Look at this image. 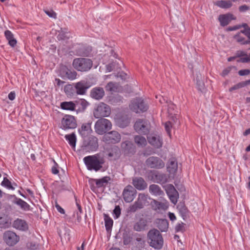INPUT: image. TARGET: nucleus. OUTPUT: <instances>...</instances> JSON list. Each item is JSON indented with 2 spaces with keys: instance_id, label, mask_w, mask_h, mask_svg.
Listing matches in <instances>:
<instances>
[{
  "instance_id": "nucleus-1",
  "label": "nucleus",
  "mask_w": 250,
  "mask_h": 250,
  "mask_svg": "<svg viewBox=\"0 0 250 250\" xmlns=\"http://www.w3.org/2000/svg\"><path fill=\"white\" fill-rule=\"evenodd\" d=\"M83 161L88 170L95 171L100 170L105 162L104 158L98 154L86 156Z\"/></svg>"
},
{
  "instance_id": "nucleus-2",
  "label": "nucleus",
  "mask_w": 250,
  "mask_h": 250,
  "mask_svg": "<svg viewBox=\"0 0 250 250\" xmlns=\"http://www.w3.org/2000/svg\"><path fill=\"white\" fill-rule=\"evenodd\" d=\"M148 243L150 246L156 250H160L163 246L164 240L162 234L156 229L150 230L147 233Z\"/></svg>"
},
{
  "instance_id": "nucleus-3",
  "label": "nucleus",
  "mask_w": 250,
  "mask_h": 250,
  "mask_svg": "<svg viewBox=\"0 0 250 250\" xmlns=\"http://www.w3.org/2000/svg\"><path fill=\"white\" fill-rule=\"evenodd\" d=\"M129 107L132 111L141 114L146 112L148 109L149 105L143 98L136 97L131 101Z\"/></svg>"
},
{
  "instance_id": "nucleus-4",
  "label": "nucleus",
  "mask_w": 250,
  "mask_h": 250,
  "mask_svg": "<svg viewBox=\"0 0 250 250\" xmlns=\"http://www.w3.org/2000/svg\"><path fill=\"white\" fill-rule=\"evenodd\" d=\"M93 65L92 61L87 58H79L73 60L72 65L73 67L81 72L89 71Z\"/></svg>"
},
{
  "instance_id": "nucleus-5",
  "label": "nucleus",
  "mask_w": 250,
  "mask_h": 250,
  "mask_svg": "<svg viewBox=\"0 0 250 250\" xmlns=\"http://www.w3.org/2000/svg\"><path fill=\"white\" fill-rule=\"evenodd\" d=\"M112 124L106 119L101 118L95 123L94 128L95 132L99 135H103L111 129Z\"/></svg>"
},
{
  "instance_id": "nucleus-6",
  "label": "nucleus",
  "mask_w": 250,
  "mask_h": 250,
  "mask_svg": "<svg viewBox=\"0 0 250 250\" xmlns=\"http://www.w3.org/2000/svg\"><path fill=\"white\" fill-rule=\"evenodd\" d=\"M147 178L153 182L160 184H165L168 181L166 174L154 170H151L148 172Z\"/></svg>"
},
{
  "instance_id": "nucleus-7",
  "label": "nucleus",
  "mask_w": 250,
  "mask_h": 250,
  "mask_svg": "<svg viewBox=\"0 0 250 250\" xmlns=\"http://www.w3.org/2000/svg\"><path fill=\"white\" fill-rule=\"evenodd\" d=\"M110 113L111 109L110 106L102 102L98 104L93 112L94 116L97 119L101 117H108Z\"/></svg>"
},
{
  "instance_id": "nucleus-8",
  "label": "nucleus",
  "mask_w": 250,
  "mask_h": 250,
  "mask_svg": "<svg viewBox=\"0 0 250 250\" xmlns=\"http://www.w3.org/2000/svg\"><path fill=\"white\" fill-rule=\"evenodd\" d=\"M98 140L95 136H91L83 142L82 149L86 151H95L98 148Z\"/></svg>"
},
{
  "instance_id": "nucleus-9",
  "label": "nucleus",
  "mask_w": 250,
  "mask_h": 250,
  "mask_svg": "<svg viewBox=\"0 0 250 250\" xmlns=\"http://www.w3.org/2000/svg\"><path fill=\"white\" fill-rule=\"evenodd\" d=\"M77 121L74 116L65 115L61 121V128L63 130L74 129L77 127Z\"/></svg>"
},
{
  "instance_id": "nucleus-10",
  "label": "nucleus",
  "mask_w": 250,
  "mask_h": 250,
  "mask_svg": "<svg viewBox=\"0 0 250 250\" xmlns=\"http://www.w3.org/2000/svg\"><path fill=\"white\" fill-rule=\"evenodd\" d=\"M136 194V190L132 186L129 185L124 188L122 196L125 202L130 203L134 199Z\"/></svg>"
},
{
  "instance_id": "nucleus-11",
  "label": "nucleus",
  "mask_w": 250,
  "mask_h": 250,
  "mask_svg": "<svg viewBox=\"0 0 250 250\" xmlns=\"http://www.w3.org/2000/svg\"><path fill=\"white\" fill-rule=\"evenodd\" d=\"M147 167L154 169H161L165 167V163L160 158L156 156H151L146 161Z\"/></svg>"
},
{
  "instance_id": "nucleus-12",
  "label": "nucleus",
  "mask_w": 250,
  "mask_h": 250,
  "mask_svg": "<svg viewBox=\"0 0 250 250\" xmlns=\"http://www.w3.org/2000/svg\"><path fill=\"white\" fill-rule=\"evenodd\" d=\"M59 76L62 79H67L70 80H74L76 79L77 73L73 70L69 69L65 65H62L59 71Z\"/></svg>"
},
{
  "instance_id": "nucleus-13",
  "label": "nucleus",
  "mask_w": 250,
  "mask_h": 250,
  "mask_svg": "<svg viewBox=\"0 0 250 250\" xmlns=\"http://www.w3.org/2000/svg\"><path fill=\"white\" fill-rule=\"evenodd\" d=\"M3 240L7 245L11 246L15 245L20 240V237L15 232L8 230L3 234Z\"/></svg>"
},
{
  "instance_id": "nucleus-14",
  "label": "nucleus",
  "mask_w": 250,
  "mask_h": 250,
  "mask_svg": "<svg viewBox=\"0 0 250 250\" xmlns=\"http://www.w3.org/2000/svg\"><path fill=\"white\" fill-rule=\"evenodd\" d=\"M135 131L140 134H147L149 132V128L146 122L143 119H139L136 121L134 125Z\"/></svg>"
},
{
  "instance_id": "nucleus-15",
  "label": "nucleus",
  "mask_w": 250,
  "mask_h": 250,
  "mask_svg": "<svg viewBox=\"0 0 250 250\" xmlns=\"http://www.w3.org/2000/svg\"><path fill=\"white\" fill-rule=\"evenodd\" d=\"M121 140L120 134L116 131H112L104 134L103 141L107 144H116Z\"/></svg>"
},
{
  "instance_id": "nucleus-16",
  "label": "nucleus",
  "mask_w": 250,
  "mask_h": 250,
  "mask_svg": "<svg viewBox=\"0 0 250 250\" xmlns=\"http://www.w3.org/2000/svg\"><path fill=\"white\" fill-rule=\"evenodd\" d=\"M234 41L240 45L250 44V35L238 32L233 36Z\"/></svg>"
},
{
  "instance_id": "nucleus-17",
  "label": "nucleus",
  "mask_w": 250,
  "mask_h": 250,
  "mask_svg": "<svg viewBox=\"0 0 250 250\" xmlns=\"http://www.w3.org/2000/svg\"><path fill=\"white\" fill-rule=\"evenodd\" d=\"M166 191L170 201L174 204H176L178 201L179 193L174 187L169 184L166 186Z\"/></svg>"
},
{
  "instance_id": "nucleus-18",
  "label": "nucleus",
  "mask_w": 250,
  "mask_h": 250,
  "mask_svg": "<svg viewBox=\"0 0 250 250\" xmlns=\"http://www.w3.org/2000/svg\"><path fill=\"white\" fill-rule=\"evenodd\" d=\"M147 139L148 143L154 147L160 148L162 146L163 139L160 135L151 134L147 137Z\"/></svg>"
},
{
  "instance_id": "nucleus-19",
  "label": "nucleus",
  "mask_w": 250,
  "mask_h": 250,
  "mask_svg": "<svg viewBox=\"0 0 250 250\" xmlns=\"http://www.w3.org/2000/svg\"><path fill=\"white\" fill-rule=\"evenodd\" d=\"M105 95L104 89L103 87H95L93 88L90 92V97L95 100H100Z\"/></svg>"
},
{
  "instance_id": "nucleus-20",
  "label": "nucleus",
  "mask_w": 250,
  "mask_h": 250,
  "mask_svg": "<svg viewBox=\"0 0 250 250\" xmlns=\"http://www.w3.org/2000/svg\"><path fill=\"white\" fill-rule=\"evenodd\" d=\"M77 95H83L85 94L87 89L89 87L87 82L81 81L75 84Z\"/></svg>"
},
{
  "instance_id": "nucleus-21",
  "label": "nucleus",
  "mask_w": 250,
  "mask_h": 250,
  "mask_svg": "<svg viewBox=\"0 0 250 250\" xmlns=\"http://www.w3.org/2000/svg\"><path fill=\"white\" fill-rule=\"evenodd\" d=\"M132 185L138 190H144L147 186V184L142 177H135L132 180Z\"/></svg>"
},
{
  "instance_id": "nucleus-22",
  "label": "nucleus",
  "mask_w": 250,
  "mask_h": 250,
  "mask_svg": "<svg viewBox=\"0 0 250 250\" xmlns=\"http://www.w3.org/2000/svg\"><path fill=\"white\" fill-rule=\"evenodd\" d=\"M150 205L152 209L156 211L161 210H166L168 207L167 202H160L155 199L152 200Z\"/></svg>"
},
{
  "instance_id": "nucleus-23",
  "label": "nucleus",
  "mask_w": 250,
  "mask_h": 250,
  "mask_svg": "<svg viewBox=\"0 0 250 250\" xmlns=\"http://www.w3.org/2000/svg\"><path fill=\"white\" fill-rule=\"evenodd\" d=\"M235 19L232 14L228 13L220 15L218 17V21L220 23V25L224 27L228 25L231 20H235Z\"/></svg>"
},
{
  "instance_id": "nucleus-24",
  "label": "nucleus",
  "mask_w": 250,
  "mask_h": 250,
  "mask_svg": "<svg viewBox=\"0 0 250 250\" xmlns=\"http://www.w3.org/2000/svg\"><path fill=\"white\" fill-rule=\"evenodd\" d=\"M91 125V123H84L78 129V132L82 137H87L92 132Z\"/></svg>"
},
{
  "instance_id": "nucleus-25",
  "label": "nucleus",
  "mask_w": 250,
  "mask_h": 250,
  "mask_svg": "<svg viewBox=\"0 0 250 250\" xmlns=\"http://www.w3.org/2000/svg\"><path fill=\"white\" fill-rule=\"evenodd\" d=\"M13 226L15 229L21 231H25L28 229V225L27 222L25 220L19 218L14 221Z\"/></svg>"
},
{
  "instance_id": "nucleus-26",
  "label": "nucleus",
  "mask_w": 250,
  "mask_h": 250,
  "mask_svg": "<svg viewBox=\"0 0 250 250\" xmlns=\"http://www.w3.org/2000/svg\"><path fill=\"white\" fill-rule=\"evenodd\" d=\"M74 102L76 105V107H78V108L76 109V112L77 113L83 112L89 104V103L84 99L76 100L74 101Z\"/></svg>"
},
{
  "instance_id": "nucleus-27",
  "label": "nucleus",
  "mask_w": 250,
  "mask_h": 250,
  "mask_svg": "<svg viewBox=\"0 0 250 250\" xmlns=\"http://www.w3.org/2000/svg\"><path fill=\"white\" fill-rule=\"evenodd\" d=\"M147 220L144 218H141L139 221L135 223L133 226V229L137 231H141L145 229L147 226Z\"/></svg>"
},
{
  "instance_id": "nucleus-28",
  "label": "nucleus",
  "mask_w": 250,
  "mask_h": 250,
  "mask_svg": "<svg viewBox=\"0 0 250 250\" xmlns=\"http://www.w3.org/2000/svg\"><path fill=\"white\" fill-rule=\"evenodd\" d=\"M6 39L8 42V44L12 47H14L17 43L16 39L14 38L13 34L9 30H6L4 33Z\"/></svg>"
},
{
  "instance_id": "nucleus-29",
  "label": "nucleus",
  "mask_w": 250,
  "mask_h": 250,
  "mask_svg": "<svg viewBox=\"0 0 250 250\" xmlns=\"http://www.w3.org/2000/svg\"><path fill=\"white\" fill-rule=\"evenodd\" d=\"M178 168V164L176 159L172 158L168 160L167 164V170L170 173H175Z\"/></svg>"
},
{
  "instance_id": "nucleus-30",
  "label": "nucleus",
  "mask_w": 250,
  "mask_h": 250,
  "mask_svg": "<svg viewBox=\"0 0 250 250\" xmlns=\"http://www.w3.org/2000/svg\"><path fill=\"white\" fill-rule=\"evenodd\" d=\"M149 191L151 194L155 196H161L164 195V192L161 188L155 184H152L149 186Z\"/></svg>"
},
{
  "instance_id": "nucleus-31",
  "label": "nucleus",
  "mask_w": 250,
  "mask_h": 250,
  "mask_svg": "<svg viewBox=\"0 0 250 250\" xmlns=\"http://www.w3.org/2000/svg\"><path fill=\"white\" fill-rule=\"evenodd\" d=\"M61 108L65 110L76 111V105L74 102H62L60 104Z\"/></svg>"
},
{
  "instance_id": "nucleus-32",
  "label": "nucleus",
  "mask_w": 250,
  "mask_h": 250,
  "mask_svg": "<svg viewBox=\"0 0 250 250\" xmlns=\"http://www.w3.org/2000/svg\"><path fill=\"white\" fill-rule=\"evenodd\" d=\"M147 196L145 194L139 193L137 200L134 202L142 209L147 203Z\"/></svg>"
},
{
  "instance_id": "nucleus-33",
  "label": "nucleus",
  "mask_w": 250,
  "mask_h": 250,
  "mask_svg": "<svg viewBox=\"0 0 250 250\" xmlns=\"http://www.w3.org/2000/svg\"><path fill=\"white\" fill-rule=\"evenodd\" d=\"M177 208L179 210L180 215L182 216L184 220H186L189 213V210L187 207L183 203L180 204L177 206Z\"/></svg>"
},
{
  "instance_id": "nucleus-34",
  "label": "nucleus",
  "mask_w": 250,
  "mask_h": 250,
  "mask_svg": "<svg viewBox=\"0 0 250 250\" xmlns=\"http://www.w3.org/2000/svg\"><path fill=\"white\" fill-rule=\"evenodd\" d=\"M91 49L89 47H86L83 45H80L78 49L76 51L77 54L79 56H87Z\"/></svg>"
},
{
  "instance_id": "nucleus-35",
  "label": "nucleus",
  "mask_w": 250,
  "mask_h": 250,
  "mask_svg": "<svg viewBox=\"0 0 250 250\" xmlns=\"http://www.w3.org/2000/svg\"><path fill=\"white\" fill-rule=\"evenodd\" d=\"M64 91L67 97H72L77 95L75 85L67 84L64 86Z\"/></svg>"
},
{
  "instance_id": "nucleus-36",
  "label": "nucleus",
  "mask_w": 250,
  "mask_h": 250,
  "mask_svg": "<svg viewBox=\"0 0 250 250\" xmlns=\"http://www.w3.org/2000/svg\"><path fill=\"white\" fill-rule=\"evenodd\" d=\"M157 223V227L162 232L167 231L168 228V223L167 219H159Z\"/></svg>"
},
{
  "instance_id": "nucleus-37",
  "label": "nucleus",
  "mask_w": 250,
  "mask_h": 250,
  "mask_svg": "<svg viewBox=\"0 0 250 250\" xmlns=\"http://www.w3.org/2000/svg\"><path fill=\"white\" fill-rule=\"evenodd\" d=\"M105 88L107 91H109L112 93L117 92L119 90V86L117 83L110 82L107 83Z\"/></svg>"
},
{
  "instance_id": "nucleus-38",
  "label": "nucleus",
  "mask_w": 250,
  "mask_h": 250,
  "mask_svg": "<svg viewBox=\"0 0 250 250\" xmlns=\"http://www.w3.org/2000/svg\"><path fill=\"white\" fill-rule=\"evenodd\" d=\"M14 203L20 206L23 210H29L30 209V205L21 198L16 197Z\"/></svg>"
},
{
  "instance_id": "nucleus-39",
  "label": "nucleus",
  "mask_w": 250,
  "mask_h": 250,
  "mask_svg": "<svg viewBox=\"0 0 250 250\" xmlns=\"http://www.w3.org/2000/svg\"><path fill=\"white\" fill-rule=\"evenodd\" d=\"M135 143L139 147H144L146 145V138L140 135H136L134 137Z\"/></svg>"
},
{
  "instance_id": "nucleus-40",
  "label": "nucleus",
  "mask_w": 250,
  "mask_h": 250,
  "mask_svg": "<svg viewBox=\"0 0 250 250\" xmlns=\"http://www.w3.org/2000/svg\"><path fill=\"white\" fill-rule=\"evenodd\" d=\"M64 137L65 139L68 141L69 145L72 148H75L76 142V137L75 133H72L70 134L65 135Z\"/></svg>"
},
{
  "instance_id": "nucleus-41",
  "label": "nucleus",
  "mask_w": 250,
  "mask_h": 250,
  "mask_svg": "<svg viewBox=\"0 0 250 250\" xmlns=\"http://www.w3.org/2000/svg\"><path fill=\"white\" fill-rule=\"evenodd\" d=\"M215 5L221 8L227 9L231 7L232 4L229 1L218 0L215 2Z\"/></svg>"
},
{
  "instance_id": "nucleus-42",
  "label": "nucleus",
  "mask_w": 250,
  "mask_h": 250,
  "mask_svg": "<svg viewBox=\"0 0 250 250\" xmlns=\"http://www.w3.org/2000/svg\"><path fill=\"white\" fill-rule=\"evenodd\" d=\"M104 217L106 230L107 231H109L111 230L112 228L113 221L108 215L106 214H104Z\"/></svg>"
},
{
  "instance_id": "nucleus-43",
  "label": "nucleus",
  "mask_w": 250,
  "mask_h": 250,
  "mask_svg": "<svg viewBox=\"0 0 250 250\" xmlns=\"http://www.w3.org/2000/svg\"><path fill=\"white\" fill-rule=\"evenodd\" d=\"M109 179V177L106 176L100 179L95 180L96 185L98 188L104 187L108 183Z\"/></svg>"
},
{
  "instance_id": "nucleus-44",
  "label": "nucleus",
  "mask_w": 250,
  "mask_h": 250,
  "mask_svg": "<svg viewBox=\"0 0 250 250\" xmlns=\"http://www.w3.org/2000/svg\"><path fill=\"white\" fill-rule=\"evenodd\" d=\"M137 241L136 246L134 248V250H142L145 247V241L141 238H137L136 239Z\"/></svg>"
},
{
  "instance_id": "nucleus-45",
  "label": "nucleus",
  "mask_w": 250,
  "mask_h": 250,
  "mask_svg": "<svg viewBox=\"0 0 250 250\" xmlns=\"http://www.w3.org/2000/svg\"><path fill=\"white\" fill-rule=\"evenodd\" d=\"M240 29L243 27L244 29L241 30L240 32L244 34H247L250 35V27L246 23H243L242 24H239Z\"/></svg>"
},
{
  "instance_id": "nucleus-46",
  "label": "nucleus",
  "mask_w": 250,
  "mask_h": 250,
  "mask_svg": "<svg viewBox=\"0 0 250 250\" xmlns=\"http://www.w3.org/2000/svg\"><path fill=\"white\" fill-rule=\"evenodd\" d=\"M141 208L137 205L135 202L127 208V212L128 213H134L136 212L138 209H141Z\"/></svg>"
},
{
  "instance_id": "nucleus-47",
  "label": "nucleus",
  "mask_w": 250,
  "mask_h": 250,
  "mask_svg": "<svg viewBox=\"0 0 250 250\" xmlns=\"http://www.w3.org/2000/svg\"><path fill=\"white\" fill-rule=\"evenodd\" d=\"M1 185L6 187L8 189H14V188L12 186L11 182L6 178H4L1 182Z\"/></svg>"
},
{
  "instance_id": "nucleus-48",
  "label": "nucleus",
  "mask_w": 250,
  "mask_h": 250,
  "mask_svg": "<svg viewBox=\"0 0 250 250\" xmlns=\"http://www.w3.org/2000/svg\"><path fill=\"white\" fill-rule=\"evenodd\" d=\"M113 213L114 219H117L120 217L121 213V209L119 206H115Z\"/></svg>"
},
{
  "instance_id": "nucleus-49",
  "label": "nucleus",
  "mask_w": 250,
  "mask_h": 250,
  "mask_svg": "<svg viewBox=\"0 0 250 250\" xmlns=\"http://www.w3.org/2000/svg\"><path fill=\"white\" fill-rule=\"evenodd\" d=\"M245 84L243 82L239 83H237L236 84L234 85V86H232L229 89V92H232L233 90H237L239 88H242L245 87Z\"/></svg>"
},
{
  "instance_id": "nucleus-50",
  "label": "nucleus",
  "mask_w": 250,
  "mask_h": 250,
  "mask_svg": "<svg viewBox=\"0 0 250 250\" xmlns=\"http://www.w3.org/2000/svg\"><path fill=\"white\" fill-rule=\"evenodd\" d=\"M54 166L52 167L51 168L52 173L54 174H58L59 172V170L58 169L59 166L58 164L54 160Z\"/></svg>"
},
{
  "instance_id": "nucleus-51",
  "label": "nucleus",
  "mask_w": 250,
  "mask_h": 250,
  "mask_svg": "<svg viewBox=\"0 0 250 250\" xmlns=\"http://www.w3.org/2000/svg\"><path fill=\"white\" fill-rule=\"evenodd\" d=\"M165 127L166 131L168 134H170L172 125L170 122H167L165 124Z\"/></svg>"
},
{
  "instance_id": "nucleus-52",
  "label": "nucleus",
  "mask_w": 250,
  "mask_h": 250,
  "mask_svg": "<svg viewBox=\"0 0 250 250\" xmlns=\"http://www.w3.org/2000/svg\"><path fill=\"white\" fill-rule=\"evenodd\" d=\"M58 40H64L67 38L66 35L65 33L61 32L57 37Z\"/></svg>"
},
{
  "instance_id": "nucleus-53",
  "label": "nucleus",
  "mask_w": 250,
  "mask_h": 250,
  "mask_svg": "<svg viewBox=\"0 0 250 250\" xmlns=\"http://www.w3.org/2000/svg\"><path fill=\"white\" fill-rule=\"evenodd\" d=\"M250 9V7L246 4L242 5L239 7V10L241 12H245Z\"/></svg>"
},
{
  "instance_id": "nucleus-54",
  "label": "nucleus",
  "mask_w": 250,
  "mask_h": 250,
  "mask_svg": "<svg viewBox=\"0 0 250 250\" xmlns=\"http://www.w3.org/2000/svg\"><path fill=\"white\" fill-rule=\"evenodd\" d=\"M250 73V70L249 69H242L240 70L238 72V74L240 76L248 75Z\"/></svg>"
},
{
  "instance_id": "nucleus-55",
  "label": "nucleus",
  "mask_w": 250,
  "mask_h": 250,
  "mask_svg": "<svg viewBox=\"0 0 250 250\" xmlns=\"http://www.w3.org/2000/svg\"><path fill=\"white\" fill-rule=\"evenodd\" d=\"M231 70V67H229L224 69L221 73V75L223 77H225L228 75Z\"/></svg>"
},
{
  "instance_id": "nucleus-56",
  "label": "nucleus",
  "mask_w": 250,
  "mask_h": 250,
  "mask_svg": "<svg viewBox=\"0 0 250 250\" xmlns=\"http://www.w3.org/2000/svg\"><path fill=\"white\" fill-rule=\"evenodd\" d=\"M184 224L182 223L181 224H178L175 226V230L176 232L183 231L184 229Z\"/></svg>"
},
{
  "instance_id": "nucleus-57",
  "label": "nucleus",
  "mask_w": 250,
  "mask_h": 250,
  "mask_svg": "<svg viewBox=\"0 0 250 250\" xmlns=\"http://www.w3.org/2000/svg\"><path fill=\"white\" fill-rule=\"evenodd\" d=\"M45 13L50 17L55 18L56 17V14L52 10H47L45 11Z\"/></svg>"
},
{
  "instance_id": "nucleus-58",
  "label": "nucleus",
  "mask_w": 250,
  "mask_h": 250,
  "mask_svg": "<svg viewBox=\"0 0 250 250\" xmlns=\"http://www.w3.org/2000/svg\"><path fill=\"white\" fill-rule=\"evenodd\" d=\"M240 29V26H239V24L233 26H229L227 28V31H235L238 29Z\"/></svg>"
},
{
  "instance_id": "nucleus-59",
  "label": "nucleus",
  "mask_w": 250,
  "mask_h": 250,
  "mask_svg": "<svg viewBox=\"0 0 250 250\" xmlns=\"http://www.w3.org/2000/svg\"><path fill=\"white\" fill-rule=\"evenodd\" d=\"M114 68V64L113 63H110L106 65V69L108 72L112 71Z\"/></svg>"
},
{
  "instance_id": "nucleus-60",
  "label": "nucleus",
  "mask_w": 250,
  "mask_h": 250,
  "mask_svg": "<svg viewBox=\"0 0 250 250\" xmlns=\"http://www.w3.org/2000/svg\"><path fill=\"white\" fill-rule=\"evenodd\" d=\"M8 97L10 100H11V101L14 100L16 97L15 92L14 91L10 92L8 95Z\"/></svg>"
},
{
  "instance_id": "nucleus-61",
  "label": "nucleus",
  "mask_w": 250,
  "mask_h": 250,
  "mask_svg": "<svg viewBox=\"0 0 250 250\" xmlns=\"http://www.w3.org/2000/svg\"><path fill=\"white\" fill-rule=\"evenodd\" d=\"M56 208L57 210L62 214H64L65 211L58 204L56 205Z\"/></svg>"
},
{
  "instance_id": "nucleus-62",
  "label": "nucleus",
  "mask_w": 250,
  "mask_h": 250,
  "mask_svg": "<svg viewBox=\"0 0 250 250\" xmlns=\"http://www.w3.org/2000/svg\"><path fill=\"white\" fill-rule=\"evenodd\" d=\"M6 219L5 217L0 216V225L3 226L7 224Z\"/></svg>"
},
{
  "instance_id": "nucleus-63",
  "label": "nucleus",
  "mask_w": 250,
  "mask_h": 250,
  "mask_svg": "<svg viewBox=\"0 0 250 250\" xmlns=\"http://www.w3.org/2000/svg\"><path fill=\"white\" fill-rule=\"evenodd\" d=\"M168 217L170 220L174 221L175 220L176 218L175 214L173 213L169 212L168 213Z\"/></svg>"
},
{
  "instance_id": "nucleus-64",
  "label": "nucleus",
  "mask_w": 250,
  "mask_h": 250,
  "mask_svg": "<svg viewBox=\"0 0 250 250\" xmlns=\"http://www.w3.org/2000/svg\"><path fill=\"white\" fill-rule=\"evenodd\" d=\"M55 81L57 83V85L59 86L62 85V84H63L64 83V81H62L58 78L55 79Z\"/></svg>"
}]
</instances>
